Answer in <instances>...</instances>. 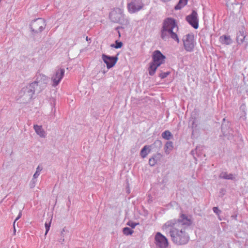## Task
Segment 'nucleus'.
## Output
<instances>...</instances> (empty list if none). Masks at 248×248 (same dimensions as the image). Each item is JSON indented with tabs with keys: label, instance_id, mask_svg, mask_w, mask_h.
<instances>
[{
	"label": "nucleus",
	"instance_id": "f704fd0d",
	"mask_svg": "<svg viewBox=\"0 0 248 248\" xmlns=\"http://www.w3.org/2000/svg\"><path fill=\"white\" fill-rule=\"evenodd\" d=\"M65 241V240H64V237H61V238L59 240V242L62 244Z\"/></svg>",
	"mask_w": 248,
	"mask_h": 248
},
{
	"label": "nucleus",
	"instance_id": "9b49d317",
	"mask_svg": "<svg viewBox=\"0 0 248 248\" xmlns=\"http://www.w3.org/2000/svg\"><path fill=\"white\" fill-rule=\"evenodd\" d=\"M186 20L188 23L194 29H197L199 27V19L197 13L193 10L191 14L186 17Z\"/></svg>",
	"mask_w": 248,
	"mask_h": 248
},
{
	"label": "nucleus",
	"instance_id": "39448f33",
	"mask_svg": "<svg viewBox=\"0 0 248 248\" xmlns=\"http://www.w3.org/2000/svg\"><path fill=\"white\" fill-rule=\"evenodd\" d=\"M155 243L156 248H169L168 239L160 232H156L155 236Z\"/></svg>",
	"mask_w": 248,
	"mask_h": 248
},
{
	"label": "nucleus",
	"instance_id": "a211bd4d",
	"mask_svg": "<svg viewBox=\"0 0 248 248\" xmlns=\"http://www.w3.org/2000/svg\"><path fill=\"white\" fill-rule=\"evenodd\" d=\"M173 148V146L172 142L170 141H167L165 145V152L166 154L167 155L170 154Z\"/></svg>",
	"mask_w": 248,
	"mask_h": 248
},
{
	"label": "nucleus",
	"instance_id": "2f4dec72",
	"mask_svg": "<svg viewBox=\"0 0 248 248\" xmlns=\"http://www.w3.org/2000/svg\"><path fill=\"white\" fill-rule=\"evenodd\" d=\"M192 122V123L191 124V126L192 128H196L197 126V124L195 122V120L192 119L190 121V122Z\"/></svg>",
	"mask_w": 248,
	"mask_h": 248
},
{
	"label": "nucleus",
	"instance_id": "1a4fd4ad",
	"mask_svg": "<svg viewBox=\"0 0 248 248\" xmlns=\"http://www.w3.org/2000/svg\"><path fill=\"white\" fill-rule=\"evenodd\" d=\"M34 82L36 83V87L38 88V93H40L46 87L48 78L44 75L38 74L36 75V79Z\"/></svg>",
	"mask_w": 248,
	"mask_h": 248
},
{
	"label": "nucleus",
	"instance_id": "4c0bfd02",
	"mask_svg": "<svg viewBox=\"0 0 248 248\" xmlns=\"http://www.w3.org/2000/svg\"><path fill=\"white\" fill-rule=\"evenodd\" d=\"M86 40H87V41H88L89 38H88V37L87 36L86 37ZM90 39H89V40H90Z\"/></svg>",
	"mask_w": 248,
	"mask_h": 248
},
{
	"label": "nucleus",
	"instance_id": "aec40b11",
	"mask_svg": "<svg viewBox=\"0 0 248 248\" xmlns=\"http://www.w3.org/2000/svg\"><path fill=\"white\" fill-rule=\"evenodd\" d=\"M149 147L147 145H145L141 149L140 151V155L142 158H145L148 155V153L149 152V151H147Z\"/></svg>",
	"mask_w": 248,
	"mask_h": 248
},
{
	"label": "nucleus",
	"instance_id": "7c9ffc66",
	"mask_svg": "<svg viewBox=\"0 0 248 248\" xmlns=\"http://www.w3.org/2000/svg\"><path fill=\"white\" fill-rule=\"evenodd\" d=\"M213 210L217 215H219L221 213V211L217 207H213Z\"/></svg>",
	"mask_w": 248,
	"mask_h": 248
},
{
	"label": "nucleus",
	"instance_id": "423d86ee",
	"mask_svg": "<svg viewBox=\"0 0 248 248\" xmlns=\"http://www.w3.org/2000/svg\"><path fill=\"white\" fill-rule=\"evenodd\" d=\"M144 6V4L142 0H132L127 4V10L129 13H136L142 10Z\"/></svg>",
	"mask_w": 248,
	"mask_h": 248
},
{
	"label": "nucleus",
	"instance_id": "473e14b6",
	"mask_svg": "<svg viewBox=\"0 0 248 248\" xmlns=\"http://www.w3.org/2000/svg\"><path fill=\"white\" fill-rule=\"evenodd\" d=\"M240 109L241 110H242L244 112V114H246V105H244V104H243L240 107Z\"/></svg>",
	"mask_w": 248,
	"mask_h": 248
},
{
	"label": "nucleus",
	"instance_id": "4468645a",
	"mask_svg": "<svg viewBox=\"0 0 248 248\" xmlns=\"http://www.w3.org/2000/svg\"><path fill=\"white\" fill-rule=\"evenodd\" d=\"M33 128L36 133L41 138H45L46 136V133L45 130L43 129L42 125H38L37 124H34Z\"/></svg>",
	"mask_w": 248,
	"mask_h": 248
},
{
	"label": "nucleus",
	"instance_id": "20e7f679",
	"mask_svg": "<svg viewBox=\"0 0 248 248\" xmlns=\"http://www.w3.org/2000/svg\"><path fill=\"white\" fill-rule=\"evenodd\" d=\"M46 26L45 20L42 18H39L31 22L30 28L32 32L37 33L42 31Z\"/></svg>",
	"mask_w": 248,
	"mask_h": 248
},
{
	"label": "nucleus",
	"instance_id": "393cba45",
	"mask_svg": "<svg viewBox=\"0 0 248 248\" xmlns=\"http://www.w3.org/2000/svg\"><path fill=\"white\" fill-rule=\"evenodd\" d=\"M157 162V160L155 157H152L149 159V163L151 166H154Z\"/></svg>",
	"mask_w": 248,
	"mask_h": 248
},
{
	"label": "nucleus",
	"instance_id": "6ab92c4d",
	"mask_svg": "<svg viewBox=\"0 0 248 248\" xmlns=\"http://www.w3.org/2000/svg\"><path fill=\"white\" fill-rule=\"evenodd\" d=\"M162 137L163 139L169 140L172 137V135L169 130H166L162 133Z\"/></svg>",
	"mask_w": 248,
	"mask_h": 248
},
{
	"label": "nucleus",
	"instance_id": "72a5a7b5",
	"mask_svg": "<svg viewBox=\"0 0 248 248\" xmlns=\"http://www.w3.org/2000/svg\"><path fill=\"white\" fill-rule=\"evenodd\" d=\"M137 223H128V225H129L131 228H134L137 225Z\"/></svg>",
	"mask_w": 248,
	"mask_h": 248
},
{
	"label": "nucleus",
	"instance_id": "2eb2a0df",
	"mask_svg": "<svg viewBox=\"0 0 248 248\" xmlns=\"http://www.w3.org/2000/svg\"><path fill=\"white\" fill-rule=\"evenodd\" d=\"M219 178L226 180H234L236 178V175L232 173H228L226 171H222L220 173Z\"/></svg>",
	"mask_w": 248,
	"mask_h": 248
},
{
	"label": "nucleus",
	"instance_id": "c9c22d12",
	"mask_svg": "<svg viewBox=\"0 0 248 248\" xmlns=\"http://www.w3.org/2000/svg\"><path fill=\"white\" fill-rule=\"evenodd\" d=\"M225 190L224 189H221L220 191V193H222L223 194H224Z\"/></svg>",
	"mask_w": 248,
	"mask_h": 248
},
{
	"label": "nucleus",
	"instance_id": "ddd939ff",
	"mask_svg": "<svg viewBox=\"0 0 248 248\" xmlns=\"http://www.w3.org/2000/svg\"><path fill=\"white\" fill-rule=\"evenodd\" d=\"M35 91L38 92V88L36 87V83H34V82L31 83L25 89V93L29 96L30 99L32 97V95Z\"/></svg>",
	"mask_w": 248,
	"mask_h": 248
},
{
	"label": "nucleus",
	"instance_id": "cd10ccee",
	"mask_svg": "<svg viewBox=\"0 0 248 248\" xmlns=\"http://www.w3.org/2000/svg\"><path fill=\"white\" fill-rule=\"evenodd\" d=\"M170 74V72H162L159 74V77L161 78H166Z\"/></svg>",
	"mask_w": 248,
	"mask_h": 248
},
{
	"label": "nucleus",
	"instance_id": "f03ea898",
	"mask_svg": "<svg viewBox=\"0 0 248 248\" xmlns=\"http://www.w3.org/2000/svg\"><path fill=\"white\" fill-rule=\"evenodd\" d=\"M178 31V27L175 20L171 18H167L163 22L160 36L164 40H166L170 37L179 43L180 41L177 34Z\"/></svg>",
	"mask_w": 248,
	"mask_h": 248
},
{
	"label": "nucleus",
	"instance_id": "0eeeda50",
	"mask_svg": "<svg viewBox=\"0 0 248 248\" xmlns=\"http://www.w3.org/2000/svg\"><path fill=\"white\" fill-rule=\"evenodd\" d=\"M109 17L113 22L123 23L124 17V11L120 8H117L110 13Z\"/></svg>",
	"mask_w": 248,
	"mask_h": 248
},
{
	"label": "nucleus",
	"instance_id": "6e6552de",
	"mask_svg": "<svg viewBox=\"0 0 248 248\" xmlns=\"http://www.w3.org/2000/svg\"><path fill=\"white\" fill-rule=\"evenodd\" d=\"M184 46L185 50L188 52L193 51L194 47V35L192 34H187L184 36L183 38Z\"/></svg>",
	"mask_w": 248,
	"mask_h": 248
},
{
	"label": "nucleus",
	"instance_id": "c85d7f7f",
	"mask_svg": "<svg viewBox=\"0 0 248 248\" xmlns=\"http://www.w3.org/2000/svg\"><path fill=\"white\" fill-rule=\"evenodd\" d=\"M68 231L66 230V227H64L61 232V236L62 237H64L65 236L66 233L68 232Z\"/></svg>",
	"mask_w": 248,
	"mask_h": 248
},
{
	"label": "nucleus",
	"instance_id": "412c9836",
	"mask_svg": "<svg viewBox=\"0 0 248 248\" xmlns=\"http://www.w3.org/2000/svg\"><path fill=\"white\" fill-rule=\"evenodd\" d=\"M187 0H179V3L175 6L176 9L181 8V6H184L187 4Z\"/></svg>",
	"mask_w": 248,
	"mask_h": 248
},
{
	"label": "nucleus",
	"instance_id": "a878e982",
	"mask_svg": "<svg viewBox=\"0 0 248 248\" xmlns=\"http://www.w3.org/2000/svg\"><path fill=\"white\" fill-rule=\"evenodd\" d=\"M51 220H50L49 222H48V223L46 222V223H45V228H46L45 235H46V234L47 233V232H48V231L49 230L50 224H51Z\"/></svg>",
	"mask_w": 248,
	"mask_h": 248
},
{
	"label": "nucleus",
	"instance_id": "f8f14e48",
	"mask_svg": "<svg viewBox=\"0 0 248 248\" xmlns=\"http://www.w3.org/2000/svg\"><path fill=\"white\" fill-rule=\"evenodd\" d=\"M102 58L108 69L112 67L118 60L117 57L109 56L104 54H102Z\"/></svg>",
	"mask_w": 248,
	"mask_h": 248
},
{
	"label": "nucleus",
	"instance_id": "f257e3e1",
	"mask_svg": "<svg viewBox=\"0 0 248 248\" xmlns=\"http://www.w3.org/2000/svg\"><path fill=\"white\" fill-rule=\"evenodd\" d=\"M192 223L191 217L182 214L178 219H172L166 222L162 229L169 234L172 242L177 245L186 244L189 236L186 229Z\"/></svg>",
	"mask_w": 248,
	"mask_h": 248
},
{
	"label": "nucleus",
	"instance_id": "e433bc0d",
	"mask_svg": "<svg viewBox=\"0 0 248 248\" xmlns=\"http://www.w3.org/2000/svg\"><path fill=\"white\" fill-rule=\"evenodd\" d=\"M197 149L196 148V150H197ZM195 152H196V151H194V150H192V151H191V154H192V155H194V154H195Z\"/></svg>",
	"mask_w": 248,
	"mask_h": 248
},
{
	"label": "nucleus",
	"instance_id": "7ed1b4c3",
	"mask_svg": "<svg viewBox=\"0 0 248 248\" xmlns=\"http://www.w3.org/2000/svg\"><path fill=\"white\" fill-rule=\"evenodd\" d=\"M166 56L158 50L153 52L152 55V62L150 63L149 68V74L150 76H153L157 67L165 63Z\"/></svg>",
	"mask_w": 248,
	"mask_h": 248
},
{
	"label": "nucleus",
	"instance_id": "bb28decb",
	"mask_svg": "<svg viewBox=\"0 0 248 248\" xmlns=\"http://www.w3.org/2000/svg\"><path fill=\"white\" fill-rule=\"evenodd\" d=\"M36 182V179L33 178L32 179V180H31L30 184V186L31 188H33L35 187Z\"/></svg>",
	"mask_w": 248,
	"mask_h": 248
},
{
	"label": "nucleus",
	"instance_id": "b1692460",
	"mask_svg": "<svg viewBox=\"0 0 248 248\" xmlns=\"http://www.w3.org/2000/svg\"><path fill=\"white\" fill-rule=\"evenodd\" d=\"M123 43L121 42H119L118 41H115V45L111 44L110 46L112 47H114L115 48H120L122 46Z\"/></svg>",
	"mask_w": 248,
	"mask_h": 248
},
{
	"label": "nucleus",
	"instance_id": "c756f323",
	"mask_svg": "<svg viewBox=\"0 0 248 248\" xmlns=\"http://www.w3.org/2000/svg\"><path fill=\"white\" fill-rule=\"evenodd\" d=\"M21 215H22V213H21V212H19V214H18V216L16 217V218L14 222V232H16V229H15V222L17 220H18L21 217Z\"/></svg>",
	"mask_w": 248,
	"mask_h": 248
},
{
	"label": "nucleus",
	"instance_id": "f3484780",
	"mask_svg": "<svg viewBox=\"0 0 248 248\" xmlns=\"http://www.w3.org/2000/svg\"><path fill=\"white\" fill-rule=\"evenodd\" d=\"M246 37L245 32L244 29L239 31L237 34L236 40L238 44H242Z\"/></svg>",
	"mask_w": 248,
	"mask_h": 248
},
{
	"label": "nucleus",
	"instance_id": "58836bf2",
	"mask_svg": "<svg viewBox=\"0 0 248 248\" xmlns=\"http://www.w3.org/2000/svg\"><path fill=\"white\" fill-rule=\"evenodd\" d=\"M118 33H119V36H120V33L119 32V31H118Z\"/></svg>",
	"mask_w": 248,
	"mask_h": 248
},
{
	"label": "nucleus",
	"instance_id": "9d476101",
	"mask_svg": "<svg viewBox=\"0 0 248 248\" xmlns=\"http://www.w3.org/2000/svg\"><path fill=\"white\" fill-rule=\"evenodd\" d=\"M65 73V70L63 68H58L56 70L51 77L52 81V86H57L63 78Z\"/></svg>",
	"mask_w": 248,
	"mask_h": 248
},
{
	"label": "nucleus",
	"instance_id": "dca6fc26",
	"mask_svg": "<svg viewBox=\"0 0 248 248\" xmlns=\"http://www.w3.org/2000/svg\"><path fill=\"white\" fill-rule=\"evenodd\" d=\"M219 40L223 45H229L232 43V40L229 35H222L219 37Z\"/></svg>",
	"mask_w": 248,
	"mask_h": 248
},
{
	"label": "nucleus",
	"instance_id": "5701e85b",
	"mask_svg": "<svg viewBox=\"0 0 248 248\" xmlns=\"http://www.w3.org/2000/svg\"><path fill=\"white\" fill-rule=\"evenodd\" d=\"M42 170V168L40 167L39 166L37 167L36 168V170L35 173L33 174V178L36 179L38 177L40 174L41 171Z\"/></svg>",
	"mask_w": 248,
	"mask_h": 248
},
{
	"label": "nucleus",
	"instance_id": "4be33fe9",
	"mask_svg": "<svg viewBox=\"0 0 248 248\" xmlns=\"http://www.w3.org/2000/svg\"><path fill=\"white\" fill-rule=\"evenodd\" d=\"M123 232L124 234L126 235H131L133 232V231L128 227L124 228Z\"/></svg>",
	"mask_w": 248,
	"mask_h": 248
}]
</instances>
